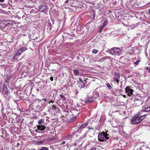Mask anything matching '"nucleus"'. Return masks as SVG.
I'll return each instance as SVG.
<instances>
[{
    "label": "nucleus",
    "instance_id": "obj_1",
    "mask_svg": "<svg viewBox=\"0 0 150 150\" xmlns=\"http://www.w3.org/2000/svg\"><path fill=\"white\" fill-rule=\"evenodd\" d=\"M140 112H138L134 116L132 117L131 120V124L132 125L137 124L141 122L140 120L139 117L140 116Z\"/></svg>",
    "mask_w": 150,
    "mask_h": 150
},
{
    "label": "nucleus",
    "instance_id": "obj_2",
    "mask_svg": "<svg viewBox=\"0 0 150 150\" xmlns=\"http://www.w3.org/2000/svg\"><path fill=\"white\" fill-rule=\"evenodd\" d=\"M110 53L112 55H120L122 53V50L119 47H113L110 49Z\"/></svg>",
    "mask_w": 150,
    "mask_h": 150
},
{
    "label": "nucleus",
    "instance_id": "obj_3",
    "mask_svg": "<svg viewBox=\"0 0 150 150\" xmlns=\"http://www.w3.org/2000/svg\"><path fill=\"white\" fill-rule=\"evenodd\" d=\"M109 138L108 137H107L102 132L101 133H99L98 135V139L100 142H103L107 141Z\"/></svg>",
    "mask_w": 150,
    "mask_h": 150
},
{
    "label": "nucleus",
    "instance_id": "obj_4",
    "mask_svg": "<svg viewBox=\"0 0 150 150\" xmlns=\"http://www.w3.org/2000/svg\"><path fill=\"white\" fill-rule=\"evenodd\" d=\"M125 91L129 97L132 96L133 94V90L131 88V86H127L125 88Z\"/></svg>",
    "mask_w": 150,
    "mask_h": 150
},
{
    "label": "nucleus",
    "instance_id": "obj_5",
    "mask_svg": "<svg viewBox=\"0 0 150 150\" xmlns=\"http://www.w3.org/2000/svg\"><path fill=\"white\" fill-rule=\"evenodd\" d=\"M97 96H94V94H93V96H91L90 98H87V99L85 101L86 103H88L91 102L95 101V100L96 99V98L97 97H98L99 94L98 93H97Z\"/></svg>",
    "mask_w": 150,
    "mask_h": 150
},
{
    "label": "nucleus",
    "instance_id": "obj_6",
    "mask_svg": "<svg viewBox=\"0 0 150 150\" xmlns=\"http://www.w3.org/2000/svg\"><path fill=\"white\" fill-rule=\"evenodd\" d=\"M114 77L113 78V80L114 82H117V83H119V79L120 78V73L115 72L114 74Z\"/></svg>",
    "mask_w": 150,
    "mask_h": 150
},
{
    "label": "nucleus",
    "instance_id": "obj_7",
    "mask_svg": "<svg viewBox=\"0 0 150 150\" xmlns=\"http://www.w3.org/2000/svg\"><path fill=\"white\" fill-rule=\"evenodd\" d=\"M2 92L4 93V94L5 96H6L8 95V88L6 85L4 84L3 86Z\"/></svg>",
    "mask_w": 150,
    "mask_h": 150
},
{
    "label": "nucleus",
    "instance_id": "obj_8",
    "mask_svg": "<svg viewBox=\"0 0 150 150\" xmlns=\"http://www.w3.org/2000/svg\"><path fill=\"white\" fill-rule=\"evenodd\" d=\"M59 97L62 98L63 103L64 104H67L68 102L69 99L66 98V97L63 94H60Z\"/></svg>",
    "mask_w": 150,
    "mask_h": 150
},
{
    "label": "nucleus",
    "instance_id": "obj_9",
    "mask_svg": "<svg viewBox=\"0 0 150 150\" xmlns=\"http://www.w3.org/2000/svg\"><path fill=\"white\" fill-rule=\"evenodd\" d=\"M150 111V107H149L147 105L144 106L142 107V109L140 112V113H142V112H147Z\"/></svg>",
    "mask_w": 150,
    "mask_h": 150
},
{
    "label": "nucleus",
    "instance_id": "obj_10",
    "mask_svg": "<svg viewBox=\"0 0 150 150\" xmlns=\"http://www.w3.org/2000/svg\"><path fill=\"white\" fill-rule=\"evenodd\" d=\"M79 81L78 82L77 84L80 88H83L85 87L84 82L82 80L81 78H79Z\"/></svg>",
    "mask_w": 150,
    "mask_h": 150
},
{
    "label": "nucleus",
    "instance_id": "obj_11",
    "mask_svg": "<svg viewBox=\"0 0 150 150\" xmlns=\"http://www.w3.org/2000/svg\"><path fill=\"white\" fill-rule=\"evenodd\" d=\"M38 8L39 11L40 12H42L45 11L47 9V7L46 5L42 4L40 6H39Z\"/></svg>",
    "mask_w": 150,
    "mask_h": 150
},
{
    "label": "nucleus",
    "instance_id": "obj_12",
    "mask_svg": "<svg viewBox=\"0 0 150 150\" xmlns=\"http://www.w3.org/2000/svg\"><path fill=\"white\" fill-rule=\"evenodd\" d=\"M88 125V123L87 122H85L81 125L78 129V131H81L84 128H85Z\"/></svg>",
    "mask_w": 150,
    "mask_h": 150
},
{
    "label": "nucleus",
    "instance_id": "obj_13",
    "mask_svg": "<svg viewBox=\"0 0 150 150\" xmlns=\"http://www.w3.org/2000/svg\"><path fill=\"white\" fill-rule=\"evenodd\" d=\"M26 50L25 47H21L16 52V54L18 55H20L22 53Z\"/></svg>",
    "mask_w": 150,
    "mask_h": 150
},
{
    "label": "nucleus",
    "instance_id": "obj_14",
    "mask_svg": "<svg viewBox=\"0 0 150 150\" xmlns=\"http://www.w3.org/2000/svg\"><path fill=\"white\" fill-rule=\"evenodd\" d=\"M76 119V117H69L67 118V121L68 122L71 123Z\"/></svg>",
    "mask_w": 150,
    "mask_h": 150
},
{
    "label": "nucleus",
    "instance_id": "obj_15",
    "mask_svg": "<svg viewBox=\"0 0 150 150\" xmlns=\"http://www.w3.org/2000/svg\"><path fill=\"white\" fill-rule=\"evenodd\" d=\"M37 129L39 130H43L46 129V127L42 125H38L37 126Z\"/></svg>",
    "mask_w": 150,
    "mask_h": 150
},
{
    "label": "nucleus",
    "instance_id": "obj_16",
    "mask_svg": "<svg viewBox=\"0 0 150 150\" xmlns=\"http://www.w3.org/2000/svg\"><path fill=\"white\" fill-rule=\"evenodd\" d=\"M74 133L75 132H74V133H72L71 134H69V135H67L65 137L68 139H69V140H71V139L72 138V136L73 135H74L75 134H74Z\"/></svg>",
    "mask_w": 150,
    "mask_h": 150
},
{
    "label": "nucleus",
    "instance_id": "obj_17",
    "mask_svg": "<svg viewBox=\"0 0 150 150\" xmlns=\"http://www.w3.org/2000/svg\"><path fill=\"white\" fill-rule=\"evenodd\" d=\"M95 13L94 12H91L90 13V17L92 19H93L95 18Z\"/></svg>",
    "mask_w": 150,
    "mask_h": 150
},
{
    "label": "nucleus",
    "instance_id": "obj_18",
    "mask_svg": "<svg viewBox=\"0 0 150 150\" xmlns=\"http://www.w3.org/2000/svg\"><path fill=\"white\" fill-rule=\"evenodd\" d=\"M74 73L75 76H77L79 75V71L77 69H74Z\"/></svg>",
    "mask_w": 150,
    "mask_h": 150
},
{
    "label": "nucleus",
    "instance_id": "obj_19",
    "mask_svg": "<svg viewBox=\"0 0 150 150\" xmlns=\"http://www.w3.org/2000/svg\"><path fill=\"white\" fill-rule=\"evenodd\" d=\"M105 27V26L104 25H101L99 27V32H101V31H102V30L104 28V27Z\"/></svg>",
    "mask_w": 150,
    "mask_h": 150
},
{
    "label": "nucleus",
    "instance_id": "obj_20",
    "mask_svg": "<svg viewBox=\"0 0 150 150\" xmlns=\"http://www.w3.org/2000/svg\"><path fill=\"white\" fill-rule=\"evenodd\" d=\"M146 115H143L139 117V118L140 119V120H141V121L144 119V118L146 117Z\"/></svg>",
    "mask_w": 150,
    "mask_h": 150
},
{
    "label": "nucleus",
    "instance_id": "obj_21",
    "mask_svg": "<svg viewBox=\"0 0 150 150\" xmlns=\"http://www.w3.org/2000/svg\"><path fill=\"white\" fill-rule=\"evenodd\" d=\"M44 122V120L41 119H40V120L38 122V124L39 125H41L42 124V123H43Z\"/></svg>",
    "mask_w": 150,
    "mask_h": 150
},
{
    "label": "nucleus",
    "instance_id": "obj_22",
    "mask_svg": "<svg viewBox=\"0 0 150 150\" xmlns=\"http://www.w3.org/2000/svg\"><path fill=\"white\" fill-rule=\"evenodd\" d=\"M106 85L108 86L109 89L110 90L112 88V87L110 85L109 83H107L106 84Z\"/></svg>",
    "mask_w": 150,
    "mask_h": 150
},
{
    "label": "nucleus",
    "instance_id": "obj_23",
    "mask_svg": "<svg viewBox=\"0 0 150 150\" xmlns=\"http://www.w3.org/2000/svg\"><path fill=\"white\" fill-rule=\"evenodd\" d=\"M18 56L17 54H16H16L13 56V58L14 59H15L16 60H17L18 59V57L17 56Z\"/></svg>",
    "mask_w": 150,
    "mask_h": 150
},
{
    "label": "nucleus",
    "instance_id": "obj_24",
    "mask_svg": "<svg viewBox=\"0 0 150 150\" xmlns=\"http://www.w3.org/2000/svg\"><path fill=\"white\" fill-rule=\"evenodd\" d=\"M30 13H36V12L35 11V10L34 9H32L30 11Z\"/></svg>",
    "mask_w": 150,
    "mask_h": 150
},
{
    "label": "nucleus",
    "instance_id": "obj_25",
    "mask_svg": "<svg viewBox=\"0 0 150 150\" xmlns=\"http://www.w3.org/2000/svg\"><path fill=\"white\" fill-rule=\"evenodd\" d=\"M92 53H93L96 54L97 53L98 51L97 50L93 49L92 50Z\"/></svg>",
    "mask_w": 150,
    "mask_h": 150
},
{
    "label": "nucleus",
    "instance_id": "obj_26",
    "mask_svg": "<svg viewBox=\"0 0 150 150\" xmlns=\"http://www.w3.org/2000/svg\"><path fill=\"white\" fill-rule=\"evenodd\" d=\"M40 150H48V148L46 147H43Z\"/></svg>",
    "mask_w": 150,
    "mask_h": 150
},
{
    "label": "nucleus",
    "instance_id": "obj_27",
    "mask_svg": "<svg viewBox=\"0 0 150 150\" xmlns=\"http://www.w3.org/2000/svg\"><path fill=\"white\" fill-rule=\"evenodd\" d=\"M88 132H89L90 130H94V129L93 127H88Z\"/></svg>",
    "mask_w": 150,
    "mask_h": 150
},
{
    "label": "nucleus",
    "instance_id": "obj_28",
    "mask_svg": "<svg viewBox=\"0 0 150 150\" xmlns=\"http://www.w3.org/2000/svg\"><path fill=\"white\" fill-rule=\"evenodd\" d=\"M52 110H56V105H53L52 106Z\"/></svg>",
    "mask_w": 150,
    "mask_h": 150
},
{
    "label": "nucleus",
    "instance_id": "obj_29",
    "mask_svg": "<svg viewBox=\"0 0 150 150\" xmlns=\"http://www.w3.org/2000/svg\"><path fill=\"white\" fill-rule=\"evenodd\" d=\"M107 23H108V21L107 20H106L104 22L103 25L105 26L107 24Z\"/></svg>",
    "mask_w": 150,
    "mask_h": 150
},
{
    "label": "nucleus",
    "instance_id": "obj_30",
    "mask_svg": "<svg viewBox=\"0 0 150 150\" xmlns=\"http://www.w3.org/2000/svg\"><path fill=\"white\" fill-rule=\"evenodd\" d=\"M65 143H66L65 141H63L61 143L59 144V145L60 146L63 145L65 144Z\"/></svg>",
    "mask_w": 150,
    "mask_h": 150
},
{
    "label": "nucleus",
    "instance_id": "obj_31",
    "mask_svg": "<svg viewBox=\"0 0 150 150\" xmlns=\"http://www.w3.org/2000/svg\"><path fill=\"white\" fill-rule=\"evenodd\" d=\"M140 61L139 60H138L136 61V62H135L134 64H136L137 65H138L139 64V62H140Z\"/></svg>",
    "mask_w": 150,
    "mask_h": 150
},
{
    "label": "nucleus",
    "instance_id": "obj_32",
    "mask_svg": "<svg viewBox=\"0 0 150 150\" xmlns=\"http://www.w3.org/2000/svg\"><path fill=\"white\" fill-rule=\"evenodd\" d=\"M23 64L22 63V62H20L18 63V66H19V67H18V68H17V70H18L19 69V68L20 67V66H21V65H22Z\"/></svg>",
    "mask_w": 150,
    "mask_h": 150
},
{
    "label": "nucleus",
    "instance_id": "obj_33",
    "mask_svg": "<svg viewBox=\"0 0 150 150\" xmlns=\"http://www.w3.org/2000/svg\"><path fill=\"white\" fill-rule=\"evenodd\" d=\"M103 132V133L105 135V136H106H106L107 137H108V136H109V134H107L106 133V132Z\"/></svg>",
    "mask_w": 150,
    "mask_h": 150
},
{
    "label": "nucleus",
    "instance_id": "obj_34",
    "mask_svg": "<svg viewBox=\"0 0 150 150\" xmlns=\"http://www.w3.org/2000/svg\"><path fill=\"white\" fill-rule=\"evenodd\" d=\"M86 135H87L86 133H85L83 135V137H82V138H85L86 137Z\"/></svg>",
    "mask_w": 150,
    "mask_h": 150
},
{
    "label": "nucleus",
    "instance_id": "obj_35",
    "mask_svg": "<svg viewBox=\"0 0 150 150\" xmlns=\"http://www.w3.org/2000/svg\"><path fill=\"white\" fill-rule=\"evenodd\" d=\"M51 103H54V101H53L52 100H51L50 101H49L48 102L49 104H50Z\"/></svg>",
    "mask_w": 150,
    "mask_h": 150
},
{
    "label": "nucleus",
    "instance_id": "obj_36",
    "mask_svg": "<svg viewBox=\"0 0 150 150\" xmlns=\"http://www.w3.org/2000/svg\"><path fill=\"white\" fill-rule=\"evenodd\" d=\"M90 150H96V148L94 147L92 148Z\"/></svg>",
    "mask_w": 150,
    "mask_h": 150
},
{
    "label": "nucleus",
    "instance_id": "obj_37",
    "mask_svg": "<svg viewBox=\"0 0 150 150\" xmlns=\"http://www.w3.org/2000/svg\"><path fill=\"white\" fill-rule=\"evenodd\" d=\"M130 51H131L130 52V54H132V53L133 54L134 53V51H133L132 49V50H130Z\"/></svg>",
    "mask_w": 150,
    "mask_h": 150
},
{
    "label": "nucleus",
    "instance_id": "obj_38",
    "mask_svg": "<svg viewBox=\"0 0 150 150\" xmlns=\"http://www.w3.org/2000/svg\"><path fill=\"white\" fill-rule=\"evenodd\" d=\"M50 79L52 81H53V77H51L50 78Z\"/></svg>",
    "mask_w": 150,
    "mask_h": 150
},
{
    "label": "nucleus",
    "instance_id": "obj_39",
    "mask_svg": "<svg viewBox=\"0 0 150 150\" xmlns=\"http://www.w3.org/2000/svg\"><path fill=\"white\" fill-rule=\"evenodd\" d=\"M142 147H141L139 148V149H138L137 150H143L142 149Z\"/></svg>",
    "mask_w": 150,
    "mask_h": 150
},
{
    "label": "nucleus",
    "instance_id": "obj_40",
    "mask_svg": "<svg viewBox=\"0 0 150 150\" xmlns=\"http://www.w3.org/2000/svg\"><path fill=\"white\" fill-rule=\"evenodd\" d=\"M83 26H80V30H82V29H83Z\"/></svg>",
    "mask_w": 150,
    "mask_h": 150
},
{
    "label": "nucleus",
    "instance_id": "obj_41",
    "mask_svg": "<svg viewBox=\"0 0 150 150\" xmlns=\"http://www.w3.org/2000/svg\"><path fill=\"white\" fill-rule=\"evenodd\" d=\"M42 100L44 101H47V100L46 98H43L42 99Z\"/></svg>",
    "mask_w": 150,
    "mask_h": 150
},
{
    "label": "nucleus",
    "instance_id": "obj_42",
    "mask_svg": "<svg viewBox=\"0 0 150 150\" xmlns=\"http://www.w3.org/2000/svg\"><path fill=\"white\" fill-rule=\"evenodd\" d=\"M38 142L39 144H42L44 142L42 141H40Z\"/></svg>",
    "mask_w": 150,
    "mask_h": 150
},
{
    "label": "nucleus",
    "instance_id": "obj_43",
    "mask_svg": "<svg viewBox=\"0 0 150 150\" xmlns=\"http://www.w3.org/2000/svg\"><path fill=\"white\" fill-rule=\"evenodd\" d=\"M69 1V0H66L65 1V4H67L68 3Z\"/></svg>",
    "mask_w": 150,
    "mask_h": 150
},
{
    "label": "nucleus",
    "instance_id": "obj_44",
    "mask_svg": "<svg viewBox=\"0 0 150 150\" xmlns=\"http://www.w3.org/2000/svg\"><path fill=\"white\" fill-rule=\"evenodd\" d=\"M120 88H122V84L121 85H120Z\"/></svg>",
    "mask_w": 150,
    "mask_h": 150
},
{
    "label": "nucleus",
    "instance_id": "obj_45",
    "mask_svg": "<svg viewBox=\"0 0 150 150\" xmlns=\"http://www.w3.org/2000/svg\"><path fill=\"white\" fill-rule=\"evenodd\" d=\"M25 15H23L22 16V18H24L25 17Z\"/></svg>",
    "mask_w": 150,
    "mask_h": 150
},
{
    "label": "nucleus",
    "instance_id": "obj_46",
    "mask_svg": "<svg viewBox=\"0 0 150 150\" xmlns=\"http://www.w3.org/2000/svg\"><path fill=\"white\" fill-rule=\"evenodd\" d=\"M5 0H0V2H3Z\"/></svg>",
    "mask_w": 150,
    "mask_h": 150
},
{
    "label": "nucleus",
    "instance_id": "obj_47",
    "mask_svg": "<svg viewBox=\"0 0 150 150\" xmlns=\"http://www.w3.org/2000/svg\"><path fill=\"white\" fill-rule=\"evenodd\" d=\"M74 35V34L73 33H71V34L70 35L71 36H73Z\"/></svg>",
    "mask_w": 150,
    "mask_h": 150
},
{
    "label": "nucleus",
    "instance_id": "obj_48",
    "mask_svg": "<svg viewBox=\"0 0 150 150\" xmlns=\"http://www.w3.org/2000/svg\"><path fill=\"white\" fill-rule=\"evenodd\" d=\"M149 14L150 15V9L149 10Z\"/></svg>",
    "mask_w": 150,
    "mask_h": 150
},
{
    "label": "nucleus",
    "instance_id": "obj_49",
    "mask_svg": "<svg viewBox=\"0 0 150 150\" xmlns=\"http://www.w3.org/2000/svg\"><path fill=\"white\" fill-rule=\"evenodd\" d=\"M55 70H56V69H52V71H55Z\"/></svg>",
    "mask_w": 150,
    "mask_h": 150
},
{
    "label": "nucleus",
    "instance_id": "obj_50",
    "mask_svg": "<svg viewBox=\"0 0 150 150\" xmlns=\"http://www.w3.org/2000/svg\"><path fill=\"white\" fill-rule=\"evenodd\" d=\"M126 95H124L123 96V97H124L126 98Z\"/></svg>",
    "mask_w": 150,
    "mask_h": 150
},
{
    "label": "nucleus",
    "instance_id": "obj_51",
    "mask_svg": "<svg viewBox=\"0 0 150 150\" xmlns=\"http://www.w3.org/2000/svg\"><path fill=\"white\" fill-rule=\"evenodd\" d=\"M74 145L75 146H76V145H77V144H76V143H75V144H74Z\"/></svg>",
    "mask_w": 150,
    "mask_h": 150
},
{
    "label": "nucleus",
    "instance_id": "obj_52",
    "mask_svg": "<svg viewBox=\"0 0 150 150\" xmlns=\"http://www.w3.org/2000/svg\"><path fill=\"white\" fill-rule=\"evenodd\" d=\"M149 72H150V68L149 69Z\"/></svg>",
    "mask_w": 150,
    "mask_h": 150
},
{
    "label": "nucleus",
    "instance_id": "obj_53",
    "mask_svg": "<svg viewBox=\"0 0 150 150\" xmlns=\"http://www.w3.org/2000/svg\"><path fill=\"white\" fill-rule=\"evenodd\" d=\"M75 150H78V149H76V148H75Z\"/></svg>",
    "mask_w": 150,
    "mask_h": 150
},
{
    "label": "nucleus",
    "instance_id": "obj_54",
    "mask_svg": "<svg viewBox=\"0 0 150 150\" xmlns=\"http://www.w3.org/2000/svg\"><path fill=\"white\" fill-rule=\"evenodd\" d=\"M52 0V1H55L56 0Z\"/></svg>",
    "mask_w": 150,
    "mask_h": 150
},
{
    "label": "nucleus",
    "instance_id": "obj_55",
    "mask_svg": "<svg viewBox=\"0 0 150 150\" xmlns=\"http://www.w3.org/2000/svg\"><path fill=\"white\" fill-rule=\"evenodd\" d=\"M22 8L23 9H24L23 8Z\"/></svg>",
    "mask_w": 150,
    "mask_h": 150
}]
</instances>
